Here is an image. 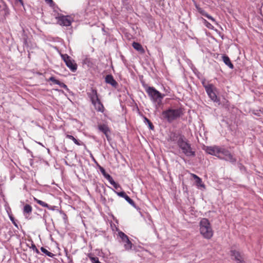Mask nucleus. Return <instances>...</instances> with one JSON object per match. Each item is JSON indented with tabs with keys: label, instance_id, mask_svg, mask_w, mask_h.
Wrapping results in <instances>:
<instances>
[{
	"label": "nucleus",
	"instance_id": "2f4dec72",
	"mask_svg": "<svg viewBox=\"0 0 263 263\" xmlns=\"http://www.w3.org/2000/svg\"><path fill=\"white\" fill-rule=\"evenodd\" d=\"M49 81H51L52 82H53L54 83L58 85L59 83H60V81L57 80L54 77H51L49 79Z\"/></svg>",
	"mask_w": 263,
	"mask_h": 263
},
{
	"label": "nucleus",
	"instance_id": "dca6fc26",
	"mask_svg": "<svg viewBox=\"0 0 263 263\" xmlns=\"http://www.w3.org/2000/svg\"><path fill=\"white\" fill-rule=\"evenodd\" d=\"M92 104L93 105L97 111L101 112H103L104 111L105 108L100 99H99V101H96L95 102V104L92 103Z\"/></svg>",
	"mask_w": 263,
	"mask_h": 263
},
{
	"label": "nucleus",
	"instance_id": "09e8293b",
	"mask_svg": "<svg viewBox=\"0 0 263 263\" xmlns=\"http://www.w3.org/2000/svg\"><path fill=\"white\" fill-rule=\"evenodd\" d=\"M193 178L196 180L198 179L199 177L195 174H192Z\"/></svg>",
	"mask_w": 263,
	"mask_h": 263
},
{
	"label": "nucleus",
	"instance_id": "b1692460",
	"mask_svg": "<svg viewBox=\"0 0 263 263\" xmlns=\"http://www.w3.org/2000/svg\"><path fill=\"white\" fill-rule=\"evenodd\" d=\"M124 199L125 200L128 202L132 206L134 207L135 208L137 209V206L136 205V204L135 202L132 200L128 196H126V197H124Z\"/></svg>",
	"mask_w": 263,
	"mask_h": 263
},
{
	"label": "nucleus",
	"instance_id": "37998d69",
	"mask_svg": "<svg viewBox=\"0 0 263 263\" xmlns=\"http://www.w3.org/2000/svg\"><path fill=\"white\" fill-rule=\"evenodd\" d=\"M113 186L116 190H118V189H121V187L119 183H116V182L115 183V184H114L113 185Z\"/></svg>",
	"mask_w": 263,
	"mask_h": 263
},
{
	"label": "nucleus",
	"instance_id": "423d86ee",
	"mask_svg": "<svg viewBox=\"0 0 263 263\" xmlns=\"http://www.w3.org/2000/svg\"><path fill=\"white\" fill-rule=\"evenodd\" d=\"M118 236L120 238L121 242L124 244L125 250L126 251L132 250L133 244L129 240L128 236L122 231L118 232Z\"/></svg>",
	"mask_w": 263,
	"mask_h": 263
},
{
	"label": "nucleus",
	"instance_id": "4c0bfd02",
	"mask_svg": "<svg viewBox=\"0 0 263 263\" xmlns=\"http://www.w3.org/2000/svg\"><path fill=\"white\" fill-rule=\"evenodd\" d=\"M107 180L110 182V183L113 185L114 184H115L116 182L113 179L112 177L110 176L109 178H108Z\"/></svg>",
	"mask_w": 263,
	"mask_h": 263
},
{
	"label": "nucleus",
	"instance_id": "de8ad7c7",
	"mask_svg": "<svg viewBox=\"0 0 263 263\" xmlns=\"http://www.w3.org/2000/svg\"><path fill=\"white\" fill-rule=\"evenodd\" d=\"M110 176H110L109 174H107V173H106L105 175H104V177H105L107 180V179H108V178H109Z\"/></svg>",
	"mask_w": 263,
	"mask_h": 263
},
{
	"label": "nucleus",
	"instance_id": "39448f33",
	"mask_svg": "<svg viewBox=\"0 0 263 263\" xmlns=\"http://www.w3.org/2000/svg\"><path fill=\"white\" fill-rule=\"evenodd\" d=\"M61 57L71 71L75 72L77 70L78 65L73 59L67 54H61Z\"/></svg>",
	"mask_w": 263,
	"mask_h": 263
},
{
	"label": "nucleus",
	"instance_id": "bb28decb",
	"mask_svg": "<svg viewBox=\"0 0 263 263\" xmlns=\"http://www.w3.org/2000/svg\"><path fill=\"white\" fill-rule=\"evenodd\" d=\"M93 159L94 160V161L95 162V163H97V166H98L99 167V170L100 171V172H101V173L102 174V175L104 176L106 174V172L105 170V169L102 167L101 166H100L98 163V162L96 161V160L95 159V158L93 157Z\"/></svg>",
	"mask_w": 263,
	"mask_h": 263
},
{
	"label": "nucleus",
	"instance_id": "1a4fd4ad",
	"mask_svg": "<svg viewBox=\"0 0 263 263\" xmlns=\"http://www.w3.org/2000/svg\"><path fill=\"white\" fill-rule=\"evenodd\" d=\"M185 136L179 132H172L168 135L167 140L168 141L173 142L178 145L180 141Z\"/></svg>",
	"mask_w": 263,
	"mask_h": 263
},
{
	"label": "nucleus",
	"instance_id": "f8f14e48",
	"mask_svg": "<svg viewBox=\"0 0 263 263\" xmlns=\"http://www.w3.org/2000/svg\"><path fill=\"white\" fill-rule=\"evenodd\" d=\"M221 148L217 146H206L205 148V152L209 154L215 156H219Z\"/></svg>",
	"mask_w": 263,
	"mask_h": 263
},
{
	"label": "nucleus",
	"instance_id": "e433bc0d",
	"mask_svg": "<svg viewBox=\"0 0 263 263\" xmlns=\"http://www.w3.org/2000/svg\"><path fill=\"white\" fill-rule=\"evenodd\" d=\"M107 180L110 182V183L113 185L114 184H115L116 182L113 179L112 177L110 176L109 178H108Z\"/></svg>",
	"mask_w": 263,
	"mask_h": 263
},
{
	"label": "nucleus",
	"instance_id": "f257e3e1",
	"mask_svg": "<svg viewBox=\"0 0 263 263\" xmlns=\"http://www.w3.org/2000/svg\"><path fill=\"white\" fill-rule=\"evenodd\" d=\"M184 114V108L180 107L176 108L168 107L161 113V119L169 123L177 120Z\"/></svg>",
	"mask_w": 263,
	"mask_h": 263
},
{
	"label": "nucleus",
	"instance_id": "cd10ccee",
	"mask_svg": "<svg viewBox=\"0 0 263 263\" xmlns=\"http://www.w3.org/2000/svg\"><path fill=\"white\" fill-rule=\"evenodd\" d=\"M196 183L197 186L203 187L204 189L205 188V186L202 183V180L200 178H199L198 179L196 180Z\"/></svg>",
	"mask_w": 263,
	"mask_h": 263
},
{
	"label": "nucleus",
	"instance_id": "c03bdc74",
	"mask_svg": "<svg viewBox=\"0 0 263 263\" xmlns=\"http://www.w3.org/2000/svg\"><path fill=\"white\" fill-rule=\"evenodd\" d=\"M45 1H46L47 3H49V5H50L51 6H52V5H54V2H53V1H52V0H45Z\"/></svg>",
	"mask_w": 263,
	"mask_h": 263
},
{
	"label": "nucleus",
	"instance_id": "f3484780",
	"mask_svg": "<svg viewBox=\"0 0 263 263\" xmlns=\"http://www.w3.org/2000/svg\"><path fill=\"white\" fill-rule=\"evenodd\" d=\"M32 211V206L28 204H26L24 206L23 212L24 215L25 216L26 218H28V216L30 215Z\"/></svg>",
	"mask_w": 263,
	"mask_h": 263
},
{
	"label": "nucleus",
	"instance_id": "412c9836",
	"mask_svg": "<svg viewBox=\"0 0 263 263\" xmlns=\"http://www.w3.org/2000/svg\"><path fill=\"white\" fill-rule=\"evenodd\" d=\"M66 138L72 140L73 141V142L78 145H81L83 143L82 142H81L80 141H79L77 139H76L72 135H66Z\"/></svg>",
	"mask_w": 263,
	"mask_h": 263
},
{
	"label": "nucleus",
	"instance_id": "58836bf2",
	"mask_svg": "<svg viewBox=\"0 0 263 263\" xmlns=\"http://www.w3.org/2000/svg\"><path fill=\"white\" fill-rule=\"evenodd\" d=\"M107 180L110 182V183L113 185L114 184H115L116 182L113 179L112 177L110 176L109 178H108Z\"/></svg>",
	"mask_w": 263,
	"mask_h": 263
},
{
	"label": "nucleus",
	"instance_id": "7c9ffc66",
	"mask_svg": "<svg viewBox=\"0 0 263 263\" xmlns=\"http://www.w3.org/2000/svg\"><path fill=\"white\" fill-rule=\"evenodd\" d=\"M92 263H101L99 260L98 257H91L90 258Z\"/></svg>",
	"mask_w": 263,
	"mask_h": 263
},
{
	"label": "nucleus",
	"instance_id": "20e7f679",
	"mask_svg": "<svg viewBox=\"0 0 263 263\" xmlns=\"http://www.w3.org/2000/svg\"><path fill=\"white\" fill-rule=\"evenodd\" d=\"M178 146L187 157H195V152L193 151L191 144L185 137L178 143Z\"/></svg>",
	"mask_w": 263,
	"mask_h": 263
},
{
	"label": "nucleus",
	"instance_id": "9d476101",
	"mask_svg": "<svg viewBox=\"0 0 263 263\" xmlns=\"http://www.w3.org/2000/svg\"><path fill=\"white\" fill-rule=\"evenodd\" d=\"M216 90V88L213 85V87H205V91L208 93V96L210 98V99L218 103V105L221 104L220 99L217 97V95L215 91Z\"/></svg>",
	"mask_w": 263,
	"mask_h": 263
},
{
	"label": "nucleus",
	"instance_id": "a18cd8bd",
	"mask_svg": "<svg viewBox=\"0 0 263 263\" xmlns=\"http://www.w3.org/2000/svg\"><path fill=\"white\" fill-rule=\"evenodd\" d=\"M49 210L54 211L56 208L55 206H50L48 205V207H47Z\"/></svg>",
	"mask_w": 263,
	"mask_h": 263
},
{
	"label": "nucleus",
	"instance_id": "c85d7f7f",
	"mask_svg": "<svg viewBox=\"0 0 263 263\" xmlns=\"http://www.w3.org/2000/svg\"><path fill=\"white\" fill-rule=\"evenodd\" d=\"M203 24L205 25V26L211 29H213V26L208 22L205 19L202 18Z\"/></svg>",
	"mask_w": 263,
	"mask_h": 263
},
{
	"label": "nucleus",
	"instance_id": "c756f323",
	"mask_svg": "<svg viewBox=\"0 0 263 263\" xmlns=\"http://www.w3.org/2000/svg\"><path fill=\"white\" fill-rule=\"evenodd\" d=\"M114 192L120 197H123L124 198V197L127 196L126 193L124 191L118 192L117 191L114 190Z\"/></svg>",
	"mask_w": 263,
	"mask_h": 263
},
{
	"label": "nucleus",
	"instance_id": "7ed1b4c3",
	"mask_svg": "<svg viewBox=\"0 0 263 263\" xmlns=\"http://www.w3.org/2000/svg\"><path fill=\"white\" fill-rule=\"evenodd\" d=\"M200 232L203 237L206 239H210L213 235V232L211 227L209 220L203 218L200 222Z\"/></svg>",
	"mask_w": 263,
	"mask_h": 263
},
{
	"label": "nucleus",
	"instance_id": "9b49d317",
	"mask_svg": "<svg viewBox=\"0 0 263 263\" xmlns=\"http://www.w3.org/2000/svg\"><path fill=\"white\" fill-rule=\"evenodd\" d=\"M87 95L89 98L90 101L92 103H95L96 101H99V94L98 93L97 90L95 88L91 87L89 91L87 92Z\"/></svg>",
	"mask_w": 263,
	"mask_h": 263
},
{
	"label": "nucleus",
	"instance_id": "72a5a7b5",
	"mask_svg": "<svg viewBox=\"0 0 263 263\" xmlns=\"http://www.w3.org/2000/svg\"><path fill=\"white\" fill-rule=\"evenodd\" d=\"M202 84L205 89V87L210 86L211 87H213V85L212 84H206L205 80H204L202 81Z\"/></svg>",
	"mask_w": 263,
	"mask_h": 263
},
{
	"label": "nucleus",
	"instance_id": "6ab92c4d",
	"mask_svg": "<svg viewBox=\"0 0 263 263\" xmlns=\"http://www.w3.org/2000/svg\"><path fill=\"white\" fill-rule=\"evenodd\" d=\"M223 62L227 65L230 68L233 69L234 65L231 63L230 58L226 55H223L222 57Z\"/></svg>",
	"mask_w": 263,
	"mask_h": 263
},
{
	"label": "nucleus",
	"instance_id": "6e6552de",
	"mask_svg": "<svg viewBox=\"0 0 263 263\" xmlns=\"http://www.w3.org/2000/svg\"><path fill=\"white\" fill-rule=\"evenodd\" d=\"M220 154H221L223 156L222 157L220 155L218 156V158L220 159L229 161L232 163H235L236 162V159L234 157L233 155L228 149L221 148Z\"/></svg>",
	"mask_w": 263,
	"mask_h": 263
},
{
	"label": "nucleus",
	"instance_id": "ddd939ff",
	"mask_svg": "<svg viewBox=\"0 0 263 263\" xmlns=\"http://www.w3.org/2000/svg\"><path fill=\"white\" fill-rule=\"evenodd\" d=\"M21 40L23 43V47L26 48L27 49H30L31 46V42L28 41V36L25 32V31L22 30V34Z\"/></svg>",
	"mask_w": 263,
	"mask_h": 263
},
{
	"label": "nucleus",
	"instance_id": "aec40b11",
	"mask_svg": "<svg viewBox=\"0 0 263 263\" xmlns=\"http://www.w3.org/2000/svg\"><path fill=\"white\" fill-rule=\"evenodd\" d=\"M133 48L136 50L139 51L141 53H144L145 52V50L142 45L137 42H134L133 43Z\"/></svg>",
	"mask_w": 263,
	"mask_h": 263
},
{
	"label": "nucleus",
	"instance_id": "393cba45",
	"mask_svg": "<svg viewBox=\"0 0 263 263\" xmlns=\"http://www.w3.org/2000/svg\"><path fill=\"white\" fill-rule=\"evenodd\" d=\"M195 7L199 13H200L202 15H203L204 16H206L207 13L201 8H200L199 5L195 4Z\"/></svg>",
	"mask_w": 263,
	"mask_h": 263
},
{
	"label": "nucleus",
	"instance_id": "a878e982",
	"mask_svg": "<svg viewBox=\"0 0 263 263\" xmlns=\"http://www.w3.org/2000/svg\"><path fill=\"white\" fill-rule=\"evenodd\" d=\"M34 200L38 204H39L40 205H41V206H43V207H48V204L46 203H45V202L42 201V200H40L35 197H34Z\"/></svg>",
	"mask_w": 263,
	"mask_h": 263
},
{
	"label": "nucleus",
	"instance_id": "2eb2a0df",
	"mask_svg": "<svg viewBox=\"0 0 263 263\" xmlns=\"http://www.w3.org/2000/svg\"><path fill=\"white\" fill-rule=\"evenodd\" d=\"M231 252V255L234 257L235 259L237 261L238 263L244 262L243 258L240 252L236 250H232Z\"/></svg>",
	"mask_w": 263,
	"mask_h": 263
},
{
	"label": "nucleus",
	"instance_id": "49530a36",
	"mask_svg": "<svg viewBox=\"0 0 263 263\" xmlns=\"http://www.w3.org/2000/svg\"><path fill=\"white\" fill-rule=\"evenodd\" d=\"M109 134H110V133H107V134H106V135H105V136H106V138H107V140H108V141H109L111 140V138H110V136H109Z\"/></svg>",
	"mask_w": 263,
	"mask_h": 263
},
{
	"label": "nucleus",
	"instance_id": "c9c22d12",
	"mask_svg": "<svg viewBox=\"0 0 263 263\" xmlns=\"http://www.w3.org/2000/svg\"><path fill=\"white\" fill-rule=\"evenodd\" d=\"M107 180L110 182V183L113 185L114 184H115L116 182L113 179L112 177L110 176L109 178H108Z\"/></svg>",
	"mask_w": 263,
	"mask_h": 263
},
{
	"label": "nucleus",
	"instance_id": "5701e85b",
	"mask_svg": "<svg viewBox=\"0 0 263 263\" xmlns=\"http://www.w3.org/2000/svg\"><path fill=\"white\" fill-rule=\"evenodd\" d=\"M41 251L44 254H45L46 255H47L49 257H53L54 256V254L48 251L47 249H46L44 247L41 248Z\"/></svg>",
	"mask_w": 263,
	"mask_h": 263
},
{
	"label": "nucleus",
	"instance_id": "a211bd4d",
	"mask_svg": "<svg viewBox=\"0 0 263 263\" xmlns=\"http://www.w3.org/2000/svg\"><path fill=\"white\" fill-rule=\"evenodd\" d=\"M98 127L99 131L102 132L104 135H106L107 133H110V130L106 124H99Z\"/></svg>",
	"mask_w": 263,
	"mask_h": 263
},
{
	"label": "nucleus",
	"instance_id": "4be33fe9",
	"mask_svg": "<svg viewBox=\"0 0 263 263\" xmlns=\"http://www.w3.org/2000/svg\"><path fill=\"white\" fill-rule=\"evenodd\" d=\"M144 122L145 124H147L148 127L151 130H154L155 127L151 121L146 117H144Z\"/></svg>",
	"mask_w": 263,
	"mask_h": 263
},
{
	"label": "nucleus",
	"instance_id": "ea45409f",
	"mask_svg": "<svg viewBox=\"0 0 263 263\" xmlns=\"http://www.w3.org/2000/svg\"><path fill=\"white\" fill-rule=\"evenodd\" d=\"M107 180L110 182V183L113 185L114 184H115L116 182L113 179L112 177L110 176L109 178H108Z\"/></svg>",
	"mask_w": 263,
	"mask_h": 263
},
{
	"label": "nucleus",
	"instance_id": "473e14b6",
	"mask_svg": "<svg viewBox=\"0 0 263 263\" xmlns=\"http://www.w3.org/2000/svg\"><path fill=\"white\" fill-rule=\"evenodd\" d=\"M30 248L32 249L37 254H40L39 250L37 249L35 245L34 244L33 242L31 243V246Z\"/></svg>",
	"mask_w": 263,
	"mask_h": 263
},
{
	"label": "nucleus",
	"instance_id": "8fccbe9b",
	"mask_svg": "<svg viewBox=\"0 0 263 263\" xmlns=\"http://www.w3.org/2000/svg\"><path fill=\"white\" fill-rule=\"evenodd\" d=\"M17 1L22 6H23L24 3H23V0H17Z\"/></svg>",
	"mask_w": 263,
	"mask_h": 263
},
{
	"label": "nucleus",
	"instance_id": "4468645a",
	"mask_svg": "<svg viewBox=\"0 0 263 263\" xmlns=\"http://www.w3.org/2000/svg\"><path fill=\"white\" fill-rule=\"evenodd\" d=\"M105 81L106 83L110 84L115 88H117L118 86V83L114 79L111 74H108L105 77Z\"/></svg>",
	"mask_w": 263,
	"mask_h": 263
},
{
	"label": "nucleus",
	"instance_id": "f03ea898",
	"mask_svg": "<svg viewBox=\"0 0 263 263\" xmlns=\"http://www.w3.org/2000/svg\"><path fill=\"white\" fill-rule=\"evenodd\" d=\"M151 101L157 103V106H160L162 104V101L165 95L162 94L154 87L147 86L145 89Z\"/></svg>",
	"mask_w": 263,
	"mask_h": 263
},
{
	"label": "nucleus",
	"instance_id": "a19ab883",
	"mask_svg": "<svg viewBox=\"0 0 263 263\" xmlns=\"http://www.w3.org/2000/svg\"><path fill=\"white\" fill-rule=\"evenodd\" d=\"M9 218L11 220V221H12V222L17 227V224L16 223L15 221V219H14V218L12 216V215H10L9 216Z\"/></svg>",
	"mask_w": 263,
	"mask_h": 263
},
{
	"label": "nucleus",
	"instance_id": "f704fd0d",
	"mask_svg": "<svg viewBox=\"0 0 263 263\" xmlns=\"http://www.w3.org/2000/svg\"><path fill=\"white\" fill-rule=\"evenodd\" d=\"M61 87L65 89L66 90L68 91L69 89L68 88L67 85L65 84L64 83L60 82V83L58 84Z\"/></svg>",
	"mask_w": 263,
	"mask_h": 263
},
{
	"label": "nucleus",
	"instance_id": "0eeeda50",
	"mask_svg": "<svg viewBox=\"0 0 263 263\" xmlns=\"http://www.w3.org/2000/svg\"><path fill=\"white\" fill-rule=\"evenodd\" d=\"M57 20V24L62 26L68 27L71 26L73 20L69 15L60 14L55 17Z\"/></svg>",
	"mask_w": 263,
	"mask_h": 263
},
{
	"label": "nucleus",
	"instance_id": "79ce46f5",
	"mask_svg": "<svg viewBox=\"0 0 263 263\" xmlns=\"http://www.w3.org/2000/svg\"><path fill=\"white\" fill-rule=\"evenodd\" d=\"M205 17H207L208 19L211 20L212 22H215V20L212 16L210 15L208 13L206 14Z\"/></svg>",
	"mask_w": 263,
	"mask_h": 263
}]
</instances>
